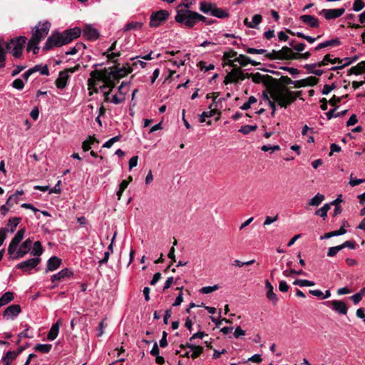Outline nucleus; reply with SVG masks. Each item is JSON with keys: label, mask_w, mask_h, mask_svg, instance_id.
<instances>
[{"label": "nucleus", "mask_w": 365, "mask_h": 365, "mask_svg": "<svg viewBox=\"0 0 365 365\" xmlns=\"http://www.w3.org/2000/svg\"><path fill=\"white\" fill-rule=\"evenodd\" d=\"M302 91H292L287 87L277 89L275 92L272 91V99L277 101V104L284 108H287L289 106L294 103L297 98H302Z\"/></svg>", "instance_id": "obj_1"}, {"label": "nucleus", "mask_w": 365, "mask_h": 365, "mask_svg": "<svg viewBox=\"0 0 365 365\" xmlns=\"http://www.w3.org/2000/svg\"><path fill=\"white\" fill-rule=\"evenodd\" d=\"M53 34L55 35L56 39L58 41V46L61 47L78 38L81 36V29L79 27H74L66 29L63 32L55 31H53Z\"/></svg>", "instance_id": "obj_2"}, {"label": "nucleus", "mask_w": 365, "mask_h": 365, "mask_svg": "<svg viewBox=\"0 0 365 365\" xmlns=\"http://www.w3.org/2000/svg\"><path fill=\"white\" fill-rule=\"evenodd\" d=\"M26 41L27 38L24 36L12 38L6 43V49L11 51L14 58H19L22 56Z\"/></svg>", "instance_id": "obj_3"}, {"label": "nucleus", "mask_w": 365, "mask_h": 365, "mask_svg": "<svg viewBox=\"0 0 365 365\" xmlns=\"http://www.w3.org/2000/svg\"><path fill=\"white\" fill-rule=\"evenodd\" d=\"M251 78L255 83H262L264 86L269 89L271 96L272 91L275 92L278 86L277 80L269 75H262L259 73H251Z\"/></svg>", "instance_id": "obj_4"}, {"label": "nucleus", "mask_w": 365, "mask_h": 365, "mask_svg": "<svg viewBox=\"0 0 365 365\" xmlns=\"http://www.w3.org/2000/svg\"><path fill=\"white\" fill-rule=\"evenodd\" d=\"M195 11L190 9H180L177 11L175 16L176 22L184 24L187 28L191 29L195 25Z\"/></svg>", "instance_id": "obj_5"}, {"label": "nucleus", "mask_w": 365, "mask_h": 365, "mask_svg": "<svg viewBox=\"0 0 365 365\" xmlns=\"http://www.w3.org/2000/svg\"><path fill=\"white\" fill-rule=\"evenodd\" d=\"M51 26V24L48 21L43 23L41 21L38 22L37 26L32 28L31 37L30 38L40 43L48 34Z\"/></svg>", "instance_id": "obj_6"}, {"label": "nucleus", "mask_w": 365, "mask_h": 365, "mask_svg": "<svg viewBox=\"0 0 365 365\" xmlns=\"http://www.w3.org/2000/svg\"><path fill=\"white\" fill-rule=\"evenodd\" d=\"M251 78V73H244L241 68H232L225 78L224 83H237L239 81Z\"/></svg>", "instance_id": "obj_7"}, {"label": "nucleus", "mask_w": 365, "mask_h": 365, "mask_svg": "<svg viewBox=\"0 0 365 365\" xmlns=\"http://www.w3.org/2000/svg\"><path fill=\"white\" fill-rule=\"evenodd\" d=\"M169 16V12L164 9L153 12L150 17L149 26L151 28L158 27L168 20Z\"/></svg>", "instance_id": "obj_8"}, {"label": "nucleus", "mask_w": 365, "mask_h": 365, "mask_svg": "<svg viewBox=\"0 0 365 365\" xmlns=\"http://www.w3.org/2000/svg\"><path fill=\"white\" fill-rule=\"evenodd\" d=\"M220 95V93L219 92H213L212 93H207V96H206V98L207 99H209L210 98H213V103H212L210 106H209V109H210V111H204L202 112V113L200 115V123H204L205 122V118H210V117H212L214 116L215 114H218L219 115H220V112L218 111L217 109H216L215 108H212V106L217 103L216 102V99L218 98ZM220 118V116H218L216 120H218Z\"/></svg>", "instance_id": "obj_9"}, {"label": "nucleus", "mask_w": 365, "mask_h": 365, "mask_svg": "<svg viewBox=\"0 0 365 365\" xmlns=\"http://www.w3.org/2000/svg\"><path fill=\"white\" fill-rule=\"evenodd\" d=\"M32 240L30 238L26 239L17 250L14 252V254L9 255V259L12 260H17L23 258L31 250Z\"/></svg>", "instance_id": "obj_10"}, {"label": "nucleus", "mask_w": 365, "mask_h": 365, "mask_svg": "<svg viewBox=\"0 0 365 365\" xmlns=\"http://www.w3.org/2000/svg\"><path fill=\"white\" fill-rule=\"evenodd\" d=\"M114 73L113 66L110 68H105L103 70L96 69L92 71L90 73L91 77L93 78L97 79L98 81H103L106 80L107 78H114Z\"/></svg>", "instance_id": "obj_11"}, {"label": "nucleus", "mask_w": 365, "mask_h": 365, "mask_svg": "<svg viewBox=\"0 0 365 365\" xmlns=\"http://www.w3.org/2000/svg\"><path fill=\"white\" fill-rule=\"evenodd\" d=\"M120 63L115 64L113 66L114 73V79L118 81L122 78L126 76L128 74L132 73L133 68L130 63H125L123 67L120 68Z\"/></svg>", "instance_id": "obj_12"}, {"label": "nucleus", "mask_w": 365, "mask_h": 365, "mask_svg": "<svg viewBox=\"0 0 365 365\" xmlns=\"http://www.w3.org/2000/svg\"><path fill=\"white\" fill-rule=\"evenodd\" d=\"M41 259L40 257L31 258L17 264L16 269H21L24 272H28L34 268H36L40 264Z\"/></svg>", "instance_id": "obj_13"}, {"label": "nucleus", "mask_w": 365, "mask_h": 365, "mask_svg": "<svg viewBox=\"0 0 365 365\" xmlns=\"http://www.w3.org/2000/svg\"><path fill=\"white\" fill-rule=\"evenodd\" d=\"M26 232L25 227L21 228L15 235L14 238L11 240L7 250L8 255L14 254V252L16 251L19 245V243L23 240L24 234Z\"/></svg>", "instance_id": "obj_14"}, {"label": "nucleus", "mask_w": 365, "mask_h": 365, "mask_svg": "<svg viewBox=\"0 0 365 365\" xmlns=\"http://www.w3.org/2000/svg\"><path fill=\"white\" fill-rule=\"evenodd\" d=\"M324 304L340 314H346L347 313L348 308L346 307V304L343 301H327Z\"/></svg>", "instance_id": "obj_15"}, {"label": "nucleus", "mask_w": 365, "mask_h": 365, "mask_svg": "<svg viewBox=\"0 0 365 365\" xmlns=\"http://www.w3.org/2000/svg\"><path fill=\"white\" fill-rule=\"evenodd\" d=\"M345 12L344 8L322 9L320 12L327 20L334 19L342 16Z\"/></svg>", "instance_id": "obj_16"}, {"label": "nucleus", "mask_w": 365, "mask_h": 365, "mask_svg": "<svg viewBox=\"0 0 365 365\" xmlns=\"http://www.w3.org/2000/svg\"><path fill=\"white\" fill-rule=\"evenodd\" d=\"M83 35L89 41H96L100 36V34L98 30L92 27L91 25L88 24L83 28Z\"/></svg>", "instance_id": "obj_17"}, {"label": "nucleus", "mask_w": 365, "mask_h": 365, "mask_svg": "<svg viewBox=\"0 0 365 365\" xmlns=\"http://www.w3.org/2000/svg\"><path fill=\"white\" fill-rule=\"evenodd\" d=\"M21 312L19 304H11L3 312V317L9 319V317H17Z\"/></svg>", "instance_id": "obj_18"}, {"label": "nucleus", "mask_w": 365, "mask_h": 365, "mask_svg": "<svg viewBox=\"0 0 365 365\" xmlns=\"http://www.w3.org/2000/svg\"><path fill=\"white\" fill-rule=\"evenodd\" d=\"M319 82V78L314 77V76H309L308 78L295 81H294V87L295 88H302L305 87L307 86H314L317 85Z\"/></svg>", "instance_id": "obj_19"}, {"label": "nucleus", "mask_w": 365, "mask_h": 365, "mask_svg": "<svg viewBox=\"0 0 365 365\" xmlns=\"http://www.w3.org/2000/svg\"><path fill=\"white\" fill-rule=\"evenodd\" d=\"M279 60H295L294 56L296 53L293 52L292 48L288 46H283L281 50L277 51Z\"/></svg>", "instance_id": "obj_20"}, {"label": "nucleus", "mask_w": 365, "mask_h": 365, "mask_svg": "<svg viewBox=\"0 0 365 365\" xmlns=\"http://www.w3.org/2000/svg\"><path fill=\"white\" fill-rule=\"evenodd\" d=\"M62 260L56 256H53L47 261L46 273L57 269L61 264Z\"/></svg>", "instance_id": "obj_21"}, {"label": "nucleus", "mask_w": 365, "mask_h": 365, "mask_svg": "<svg viewBox=\"0 0 365 365\" xmlns=\"http://www.w3.org/2000/svg\"><path fill=\"white\" fill-rule=\"evenodd\" d=\"M299 19L304 24L309 25L311 28H318L319 26V19L311 15H302Z\"/></svg>", "instance_id": "obj_22"}, {"label": "nucleus", "mask_w": 365, "mask_h": 365, "mask_svg": "<svg viewBox=\"0 0 365 365\" xmlns=\"http://www.w3.org/2000/svg\"><path fill=\"white\" fill-rule=\"evenodd\" d=\"M69 75L66 73V71H60L58 77L55 81L56 86L59 89H63L67 86V81Z\"/></svg>", "instance_id": "obj_23"}, {"label": "nucleus", "mask_w": 365, "mask_h": 365, "mask_svg": "<svg viewBox=\"0 0 365 365\" xmlns=\"http://www.w3.org/2000/svg\"><path fill=\"white\" fill-rule=\"evenodd\" d=\"M265 287L267 289L266 296L267 299L272 303V304H277L278 298L276 294L273 292V286L268 280H266L265 282Z\"/></svg>", "instance_id": "obj_24"}, {"label": "nucleus", "mask_w": 365, "mask_h": 365, "mask_svg": "<svg viewBox=\"0 0 365 365\" xmlns=\"http://www.w3.org/2000/svg\"><path fill=\"white\" fill-rule=\"evenodd\" d=\"M55 47H59L58 41L56 39L55 35H53V34L52 33L48 36L46 43H44L43 46V51H48L50 50H52Z\"/></svg>", "instance_id": "obj_25"}, {"label": "nucleus", "mask_w": 365, "mask_h": 365, "mask_svg": "<svg viewBox=\"0 0 365 365\" xmlns=\"http://www.w3.org/2000/svg\"><path fill=\"white\" fill-rule=\"evenodd\" d=\"M340 45H341V41L339 38H335L319 43L314 48V50L317 51L328 46H337Z\"/></svg>", "instance_id": "obj_26"}, {"label": "nucleus", "mask_w": 365, "mask_h": 365, "mask_svg": "<svg viewBox=\"0 0 365 365\" xmlns=\"http://www.w3.org/2000/svg\"><path fill=\"white\" fill-rule=\"evenodd\" d=\"M73 274V272L68 268H64L61 270L58 273L52 275L51 281L55 282L56 281H61L66 277H69Z\"/></svg>", "instance_id": "obj_27"}, {"label": "nucleus", "mask_w": 365, "mask_h": 365, "mask_svg": "<svg viewBox=\"0 0 365 365\" xmlns=\"http://www.w3.org/2000/svg\"><path fill=\"white\" fill-rule=\"evenodd\" d=\"M60 324L61 320H58L55 324H53L51 326L47 335V338L48 340L53 341L54 339H56L58 334Z\"/></svg>", "instance_id": "obj_28"}, {"label": "nucleus", "mask_w": 365, "mask_h": 365, "mask_svg": "<svg viewBox=\"0 0 365 365\" xmlns=\"http://www.w3.org/2000/svg\"><path fill=\"white\" fill-rule=\"evenodd\" d=\"M362 73H365V60L361 61L357 65L352 66L348 71V75L350 76L351 74L359 75Z\"/></svg>", "instance_id": "obj_29"}, {"label": "nucleus", "mask_w": 365, "mask_h": 365, "mask_svg": "<svg viewBox=\"0 0 365 365\" xmlns=\"http://www.w3.org/2000/svg\"><path fill=\"white\" fill-rule=\"evenodd\" d=\"M286 31L289 34H290L292 36H297L299 38H303V39L306 40L307 41H308L310 43H314L316 40L319 39L321 37V36H318L316 38L312 37L310 36H307V35H305L304 34H303L302 32L295 33V32L292 31L290 29H287Z\"/></svg>", "instance_id": "obj_30"}, {"label": "nucleus", "mask_w": 365, "mask_h": 365, "mask_svg": "<svg viewBox=\"0 0 365 365\" xmlns=\"http://www.w3.org/2000/svg\"><path fill=\"white\" fill-rule=\"evenodd\" d=\"M331 54H327L324 56V58L322 61L318 62V67H322L328 64V63H341L343 62L344 60L339 58H334V59L331 58Z\"/></svg>", "instance_id": "obj_31"}, {"label": "nucleus", "mask_w": 365, "mask_h": 365, "mask_svg": "<svg viewBox=\"0 0 365 365\" xmlns=\"http://www.w3.org/2000/svg\"><path fill=\"white\" fill-rule=\"evenodd\" d=\"M18 356L14 351H7L5 355L2 357L1 361L3 365H11L13 360H14Z\"/></svg>", "instance_id": "obj_32"}, {"label": "nucleus", "mask_w": 365, "mask_h": 365, "mask_svg": "<svg viewBox=\"0 0 365 365\" xmlns=\"http://www.w3.org/2000/svg\"><path fill=\"white\" fill-rule=\"evenodd\" d=\"M211 15L219 19H225L229 16V13L220 8L217 7L216 5H215L213 9L212 10Z\"/></svg>", "instance_id": "obj_33"}, {"label": "nucleus", "mask_w": 365, "mask_h": 365, "mask_svg": "<svg viewBox=\"0 0 365 365\" xmlns=\"http://www.w3.org/2000/svg\"><path fill=\"white\" fill-rule=\"evenodd\" d=\"M103 55L107 57V61L108 62H113L114 64H117L118 63V59H115V58L120 57L121 56V52L106 51L103 53Z\"/></svg>", "instance_id": "obj_34"}, {"label": "nucleus", "mask_w": 365, "mask_h": 365, "mask_svg": "<svg viewBox=\"0 0 365 365\" xmlns=\"http://www.w3.org/2000/svg\"><path fill=\"white\" fill-rule=\"evenodd\" d=\"M14 298V293L11 292H5L1 297H0V307L9 304L10 302H11Z\"/></svg>", "instance_id": "obj_35"}, {"label": "nucleus", "mask_w": 365, "mask_h": 365, "mask_svg": "<svg viewBox=\"0 0 365 365\" xmlns=\"http://www.w3.org/2000/svg\"><path fill=\"white\" fill-rule=\"evenodd\" d=\"M325 199L324 195L317 193L314 197L309 200L308 205L310 206L317 207L319 206Z\"/></svg>", "instance_id": "obj_36"}, {"label": "nucleus", "mask_w": 365, "mask_h": 365, "mask_svg": "<svg viewBox=\"0 0 365 365\" xmlns=\"http://www.w3.org/2000/svg\"><path fill=\"white\" fill-rule=\"evenodd\" d=\"M277 81L278 86L277 89H280L281 88L286 87L287 85L293 84L294 86L295 81H292L287 76H282L279 80H277Z\"/></svg>", "instance_id": "obj_37"}, {"label": "nucleus", "mask_w": 365, "mask_h": 365, "mask_svg": "<svg viewBox=\"0 0 365 365\" xmlns=\"http://www.w3.org/2000/svg\"><path fill=\"white\" fill-rule=\"evenodd\" d=\"M95 142L98 143V140L95 138V136H89L88 138L82 143L83 150L84 152L88 151L91 148V145Z\"/></svg>", "instance_id": "obj_38"}, {"label": "nucleus", "mask_w": 365, "mask_h": 365, "mask_svg": "<svg viewBox=\"0 0 365 365\" xmlns=\"http://www.w3.org/2000/svg\"><path fill=\"white\" fill-rule=\"evenodd\" d=\"M21 221V217H14L9 218L7 224V226L9 227V231L14 232Z\"/></svg>", "instance_id": "obj_39"}, {"label": "nucleus", "mask_w": 365, "mask_h": 365, "mask_svg": "<svg viewBox=\"0 0 365 365\" xmlns=\"http://www.w3.org/2000/svg\"><path fill=\"white\" fill-rule=\"evenodd\" d=\"M43 249L42 247L41 243L40 241H36L34 243L33 250L31 251V255L33 256H36L38 257L43 254Z\"/></svg>", "instance_id": "obj_40"}, {"label": "nucleus", "mask_w": 365, "mask_h": 365, "mask_svg": "<svg viewBox=\"0 0 365 365\" xmlns=\"http://www.w3.org/2000/svg\"><path fill=\"white\" fill-rule=\"evenodd\" d=\"M142 27H143V23L132 21V22L128 23L125 26V27L123 29V31H130V30H139Z\"/></svg>", "instance_id": "obj_41"}, {"label": "nucleus", "mask_w": 365, "mask_h": 365, "mask_svg": "<svg viewBox=\"0 0 365 365\" xmlns=\"http://www.w3.org/2000/svg\"><path fill=\"white\" fill-rule=\"evenodd\" d=\"M335 110H336V108L331 109L329 111H328L326 113V115L329 120H330L333 117H334V118L342 117V116L345 115L347 113V110H344L341 112H338L336 113H335Z\"/></svg>", "instance_id": "obj_42"}, {"label": "nucleus", "mask_w": 365, "mask_h": 365, "mask_svg": "<svg viewBox=\"0 0 365 365\" xmlns=\"http://www.w3.org/2000/svg\"><path fill=\"white\" fill-rule=\"evenodd\" d=\"M236 62H238L241 66H246L251 62V58L244 54H240L239 56L235 58Z\"/></svg>", "instance_id": "obj_43"}, {"label": "nucleus", "mask_w": 365, "mask_h": 365, "mask_svg": "<svg viewBox=\"0 0 365 365\" xmlns=\"http://www.w3.org/2000/svg\"><path fill=\"white\" fill-rule=\"evenodd\" d=\"M52 348L51 344H38L34 346V350L41 353H48Z\"/></svg>", "instance_id": "obj_44"}, {"label": "nucleus", "mask_w": 365, "mask_h": 365, "mask_svg": "<svg viewBox=\"0 0 365 365\" xmlns=\"http://www.w3.org/2000/svg\"><path fill=\"white\" fill-rule=\"evenodd\" d=\"M215 4L211 3L206 2H200V10L205 14H207L208 12L212 13V10L213 9Z\"/></svg>", "instance_id": "obj_45"}, {"label": "nucleus", "mask_w": 365, "mask_h": 365, "mask_svg": "<svg viewBox=\"0 0 365 365\" xmlns=\"http://www.w3.org/2000/svg\"><path fill=\"white\" fill-rule=\"evenodd\" d=\"M262 16L260 14H255L253 16L252 21L248 24L249 28L255 29L261 23Z\"/></svg>", "instance_id": "obj_46"}, {"label": "nucleus", "mask_w": 365, "mask_h": 365, "mask_svg": "<svg viewBox=\"0 0 365 365\" xmlns=\"http://www.w3.org/2000/svg\"><path fill=\"white\" fill-rule=\"evenodd\" d=\"M257 129V125H246L242 126L240 128V129L239 130V132L243 133L244 135H247L251 131H255Z\"/></svg>", "instance_id": "obj_47"}, {"label": "nucleus", "mask_w": 365, "mask_h": 365, "mask_svg": "<svg viewBox=\"0 0 365 365\" xmlns=\"http://www.w3.org/2000/svg\"><path fill=\"white\" fill-rule=\"evenodd\" d=\"M293 284L295 285L300 286V287H310V286H314L315 284L314 282L312 281H309L307 279H296L293 282Z\"/></svg>", "instance_id": "obj_48"}, {"label": "nucleus", "mask_w": 365, "mask_h": 365, "mask_svg": "<svg viewBox=\"0 0 365 365\" xmlns=\"http://www.w3.org/2000/svg\"><path fill=\"white\" fill-rule=\"evenodd\" d=\"M32 69H36L35 70V72L39 71L41 75L44 76H48L49 75V71L47 65H45L42 66L41 65H36Z\"/></svg>", "instance_id": "obj_49"}, {"label": "nucleus", "mask_w": 365, "mask_h": 365, "mask_svg": "<svg viewBox=\"0 0 365 365\" xmlns=\"http://www.w3.org/2000/svg\"><path fill=\"white\" fill-rule=\"evenodd\" d=\"M192 354L190 355V356L195 359L199 357L204 351V348L201 346H195L193 349H192Z\"/></svg>", "instance_id": "obj_50"}, {"label": "nucleus", "mask_w": 365, "mask_h": 365, "mask_svg": "<svg viewBox=\"0 0 365 365\" xmlns=\"http://www.w3.org/2000/svg\"><path fill=\"white\" fill-rule=\"evenodd\" d=\"M237 53L235 51L230 50V51L225 52L223 53V56H222V60L223 61H226L227 60H230L232 58H235L237 57Z\"/></svg>", "instance_id": "obj_51"}, {"label": "nucleus", "mask_w": 365, "mask_h": 365, "mask_svg": "<svg viewBox=\"0 0 365 365\" xmlns=\"http://www.w3.org/2000/svg\"><path fill=\"white\" fill-rule=\"evenodd\" d=\"M365 6V3L362 0H355L353 4V10L359 11Z\"/></svg>", "instance_id": "obj_52"}, {"label": "nucleus", "mask_w": 365, "mask_h": 365, "mask_svg": "<svg viewBox=\"0 0 365 365\" xmlns=\"http://www.w3.org/2000/svg\"><path fill=\"white\" fill-rule=\"evenodd\" d=\"M219 289V286L217 284H215L214 286H207L204 287L200 289V292L202 294H209L212 292H215Z\"/></svg>", "instance_id": "obj_53"}, {"label": "nucleus", "mask_w": 365, "mask_h": 365, "mask_svg": "<svg viewBox=\"0 0 365 365\" xmlns=\"http://www.w3.org/2000/svg\"><path fill=\"white\" fill-rule=\"evenodd\" d=\"M339 246L341 247V250H342L345 247H349L351 250H354V249H356L357 245L356 244V242L354 241L347 240V241H345L341 245H340Z\"/></svg>", "instance_id": "obj_54"}, {"label": "nucleus", "mask_w": 365, "mask_h": 365, "mask_svg": "<svg viewBox=\"0 0 365 365\" xmlns=\"http://www.w3.org/2000/svg\"><path fill=\"white\" fill-rule=\"evenodd\" d=\"M115 81H117L113 78H107L106 80L103 81V83H106L110 91H112L115 87Z\"/></svg>", "instance_id": "obj_55"}, {"label": "nucleus", "mask_w": 365, "mask_h": 365, "mask_svg": "<svg viewBox=\"0 0 365 365\" xmlns=\"http://www.w3.org/2000/svg\"><path fill=\"white\" fill-rule=\"evenodd\" d=\"M12 86L16 89L21 90L24 87V83L21 78H16L13 81Z\"/></svg>", "instance_id": "obj_56"}, {"label": "nucleus", "mask_w": 365, "mask_h": 365, "mask_svg": "<svg viewBox=\"0 0 365 365\" xmlns=\"http://www.w3.org/2000/svg\"><path fill=\"white\" fill-rule=\"evenodd\" d=\"M312 53L309 51L305 53H296L294 58L295 60L298 59H308L311 56Z\"/></svg>", "instance_id": "obj_57"}, {"label": "nucleus", "mask_w": 365, "mask_h": 365, "mask_svg": "<svg viewBox=\"0 0 365 365\" xmlns=\"http://www.w3.org/2000/svg\"><path fill=\"white\" fill-rule=\"evenodd\" d=\"M341 250V247L339 245L338 246H335V247H331L330 248H329L328 250V252H327V255L329 257H334Z\"/></svg>", "instance_id": "obj_58"}, {"label": "nucleus", "mask_w": 365, "mask_h": 365, "mask_svg": "<svg viewBox=\"0 0 365 365\" xmlns=\"http://www.w3.org/2000/svg\"><path fill=\"white\" fill-rule=\"evenodd\" d=\"M261 150L262 151L267 152L271 150L272 152H274L276 150H280V147L279 145H264L262 146Z\"/></svg>", "instance_id": "obj_59"}, {"label": "nucleus", "mask_w": 365, "mask_h": 365, "mask_svg": "<svg viewBox=\"0 0 365 365\" xmlns=\"http://www.w3.org/2000/svg\"><path fill=\"white\" fill-rule=\"evenodd\" d=\"M205 62L201 61L198 63V66L200 68V70H205V71L213 70L215 68V65L210 63L208 66H206Z\"/></svg>", "instance_id": "obj_60"}, {"label": "nucleus", "mask_w": 365, "mask_h": 365, "mask_svg": "<svg viewBox=\"0 0 365 365\" xmlns=\"http://www.w3.org/2000/svg\"><path fill=\"white\" fill-rule=\"evenodd\" d=\"M246 52L250 54H264L267 52L265 49H257L254 48H247Z\"/></svg>", "instance_id": "obj_61"}, {"label": "nucleus", "mask_w": 365, "mask_h": 365, "mask_svg": "<svg viewBox=\"0 0 365 365\" xmlns=\"http://www.w3.org/2000/svg\"><path fill=\"white\" fill-rule=\"evenodd\" d=\"M38 44H39L38 41H35L34 39L30 38L29 40L28 43H27L26 51L27 52H31V49H33L35 46H38Z\"/></svg>", "instance_id": "obj_62"}, {"label": "nucleus", "mask_w": 365, "mask_h": 365, "mask_svg": "<svg viewBox=\"0 0 365 365\" xmlns=\"http://www.w3.org/2000/svg\"><path fill=\"white\" fill-rule=\"evenodd\" d=\"M335 88H336V86L334 83H332L331 85L326 84L324 86L322 93L324 95H328Z\"/></svg>", "instance_id": "obj_63"}, {"label": "nucleus", "mask_w": 365, "mask_h": 365, "mask_svg": "<svg viewBox=\"0 0 365 365\" xmlns=\"http://www.w3.org/2000/svg\"><path fill=\"white\" fill-rule=\"evenodd\" d=\"M278 51L272 50L271 53H265V57L269 60H279V55L277 53Z\"/></svg>", "instance_id": "obj_64"}]
</instances>
